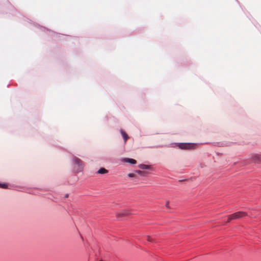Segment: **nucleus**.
I'll list each match as a JSON object with an SVG mask.
<instances>
[{
  "instance_id": "nucleus-15",
  "label": "nucleus",
  "mask_w": 261,
  "mask_h": 261,
  "mask_svg": "<svg viewBox=\"0 0 261 261\" xmlns=\"http://www.w3.org/2000/svg\"><path fill=\"white\" fill-rule=\"evenodd\" d=\"M165 206L167 208H169V201H166Z\"/></svg>"
},
{
  "instance_id": "nucleus-6",
  "label": "nucleus",
  "mask_w": 261,
  "mask_h": 261,
  "mask_svg": "<svg viewBox=\"0 0 261 261\" xmlns=\"http://www.w3.org/2000/svg\"><path fill=\"white\" fill-rule=\"evenodd\" d=\"M120 133L122 135V136L123 137V139L124 141V143H125L126 141L128 140V139L129 138V137L127 135V134L125 133V131H124L123 129H121L120 130Z\"/></svg>"
},
{
  "instance_id": "nucleus-2",
  "label": "nucleus",
  "mask_w": 261,
  "mask_h": 261,
  "mask_svg": "<svg viewBox=\"0 0 261 261\" xmlns=\"http://www.w3.org/2000/svg\"><path fill=\"white\" fill-rule=\"evenodd\" d=\"M131 214L132 212L130 210L125 209L118 212L116 216L117 220L121 221L124 220Z\"/></svg>"
},
{
  "instance_id": "nucleus-12",
  "label": "nucleus",
  "mask_w": 261,
  "mask_h": 261,
  "mask_svg": "<svg viewBox=\"0 0 261 261\" xmlns=\"http://www.w3.org/2000/svg\"><path fill=\"white\" fill-rule=\"evenodd\" d=\"M128 176L129 177H136V173H130L128 174Z\"/></svg>"
},
{
  "instance_id": "nucleus-5",
  "label": "nucleus",
  "mask_w": 261,
  "mask_h": 261,
  "mask_svg": "<svg viewBox=\"0 0 261 261\" xmlns=\"http://www.w3.org/2000/svg\"><path fill=\"white\" fill-rule=\"evenodd\" d=\"M251 159L254 162H258L261 160V155L258 154H253L251 155Z\"/></svg>"
},
{
  "instance_id": "nucleus-10",
  "label": "nucleus",
  "mask_w": 261,
  "mask_h": 261,
  "mask_svg": "<svg viewBox=\"0 0 261 261\" xmlns=\"http://www.w3.org/2000/svg\"><path fill=\"white\" fill-rule=\"evenodd\" d=\"M135 173H137L138 174H139L141 176H145L147 172L145 171H142L141 170H136L135 171Z\"/></svg>"
},
{
  "instance_id": "nucleus-1",
  "label": "nucleus",
  "mask_w": 261,
  "mask_h": 261,
  "mask_svg": "<svg viewBox=\"0 0 261 261\" xmlns=\"http://www.w3.org/2000/svg\"><path fill=\"white\" fill-rule=\"evenodd\" d=\"M73 162L74 164V169L76 172H81L83 170L84 164L83 162L77 157H73Z\"/></svg>"
},
{
  "instance_id": "nucleus-4",
  "label": "nucleus",
  "mask_w": 261,
  "mask_h": 261,
  "mask_svg": "<svg viewBox=\"0 0 261 261\" xmlns=\"http://www.w3.org/2000/svg\"><path fill=\"white\" fill-rule=\"evenodd\" d=\"M194 144L191 143H180L178 145L179 148L182 149H189L193 148Z\"/></svg>"
},
{
  "instance_id": "nucleus-16",
  "label": "nucleus",
  "mask_w": 261,
  "mask_h": 261,
  "mask_svg": "<svg viewBox=\"0 0 261 261\" xmlns=\"http://www.w3.org/2000/svg\"><path fill=\"white\" fill-rule=\"evenodd\" d=\"M250 217H252V218L253 217V215L252 214L250 215Z\"/></svg>"
},
{
  "instance_id": "nucleus-8",
  "label": "nucleus",
  "mask_w": 261,
  "mask_h": 261,
  "mask_svg": "<svg viewBox=\"0 0 261 261\" xmlns=\"http://www.w3.org/2000/svg\"><path fill=\"white\" fill-rule=\"evenodd\" d=\"M107 173H108V170L104 168H101L97 171V173L100 174H105Z\"/></svg>"
},
{
  "instance_id": "nucleus-3",
  "label": "nucleus",
  "mask_w": 261,
  "mask_h": 261,
  "mask_svg": "<svg viewBox=\"0 0 261 261\" xmlns=\"http://www.w3.org/2000/svg\"><path fill=\"white\" fill-rule=\"evenodd\" d=\"M247 216L248 214L246 212L239 211L231 214V218H232L233 220L240 219Z\"/></svg>"
},
{
  "instance_id": "nucleus-11",
  "label": "nucleus",
  "mask_w": 261,
  "mask_h": 261,
  "mask_svg": "<svg viewBox=\"0 0 261 261\" xmlns=\"http://www.w3.org/2000/svg\"><path fill=\"white\" fill-rule=\"evenodd\" d=\"M231 215H229L228 216V220L226 222L227 223H230L231 221L233 220V219L231 218Z\"/></svg>"
},
{
  "instance_id": "nucleus-7",
  "label": "nucleus",
  "mask_w": 261,
  "mask_h": 261,
  "mask_svg": "<svg viewBox=\"0 0 261 261\" xmlns=\"http://www.w3.org/2000/svg\"><path fill=\"white\" fill-rule=\"evenodd\" d=\"M123 161L132 164H135L137 163V161L135 160L129 158H124L123 159Z\"/></svg>"
},
{
  "instance_id": "nucleus-9",
  "label": "nucleus",
  "mask_w": 261,
  "mask_h": 261,
  "mask_svg": "<svg viewBox=\"0 0 261 261\" xmlns=\"http://www.w3.org/2000/svg\"><path fill=\"white\" fill-rule=\"evenodd\" d=\"M139 167L142 169H149L151 168L150 166L145 164H140L139 165Z\"/></svg>"
},
{
  "instance_id": "nucleus-14",
  "label": "nucleus",
  "mask_w": 261,
  "mask_h": 261,
  "mask_svg": "<svg viewBox=\"0 0 261 261\" xmlns=\"http://www.w3.org/2000/svg\"><path fill=\"white\" fill-rule=\"evenodd\" d=\"M0 188H7V185L5 184H0Z\"/></svg>"
},
{
  "instance_id": "nucleus-13",
  "label": "nucleus",
  "mask_w": 261,
  "mask_h": 261,
  "mask_svg": "<svg viewBox=\"0 0 261 261\" xmlns=\"http://www.w3.org/2000/svg\"><path fill=\"white\" fill-rule=\"evenodd\" d=\"M147 240L149 242H153V239L149 236H147Z\"/></svg>"
}]
</instances>
